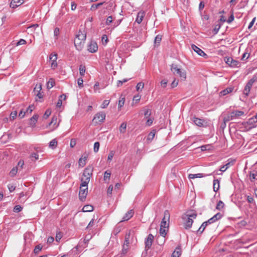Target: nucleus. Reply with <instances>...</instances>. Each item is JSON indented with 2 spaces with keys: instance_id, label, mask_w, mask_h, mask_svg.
<instances>
[{
  "instance_id": "obj_1",
  "label": "nucleus",
  "mask_w": 257,
  "mask_h": 257,
  "mask_svg": "<svg viewBox=\"0 0 257 257\" xmlns=\"http://www.w3.org/2000/svg\"><path fill=\"white\" fill-rule=\"evenodd\" d=\"M197 217L196 211L193 210H188L182 216V219L183 222L184 227L186 229H188L192 227L193 222V219Z\"/></svg>"
},
{
  "instance_id": "obj_2",
  "label": "nucleus",
  "mask_w": 257,
  "mask_h": 257,
  "mask_svg": "<svg viewBox=\"0 0 257 257\" xmlns=\"http://www.w3.org/2000/svg\"><path fill=\"white\" fill-rule=\"evenodd\" d=\"M93 168L91 167L86 168L83 173V177L81 179V186H87L90 181V179L92 175Z\"/></svg>"
},
{
  "instance_id": "obj_3",
  "label": "nucleus",
  "mask_w": 257,
  "mask_h": 257,
  "mask_svg": "<svg viewBox=\"0 0 257 257\" xmlns=\"http://www.w3.org/2000/svg\"><path fill=\"white\" fill-rule=\"evenodd\" d=\"M171 70L175 75L179 76L181 79L184 80L186 78V73L185 71L179 68L176 65L172 64L171 66Z\"/></svg>"
},
{
  "instance_id": "obj_4",
  "label": "nucleus",
  "mask_w": 257,
  "mask_h": 257,
  "mask_svg": "<svg viewBox=\"0 0 257 257\" xmlns=\"http://www.w3.org/2000/svg\"><path fill=\"white\" fill-rule=\"evenodd\" d=\"M257 80V76L256 75H253L251 79H250L248 82L247 83L246 85L244 87V90H243V94L246 96H248L250 89L251 87L252 86L253 83Z\"/></svg>"
},
{
  "instance_id": "obj_5",
  "label": "nucleus",
  "mask_w": 257,
  "mask_h": 257,
  "mask_svg": "<svg viewBox=\"0 0 257 257\" xmlns=\"http://www.w3.org/2000/svg\"><path fill=\"white\" fill-rule=\"evenodd\" d=\"M88 193V186L82 187L80 186L79 192V198L81 201L85 200Z\"/></svg>"
},
{
  "instance_id": "obj_6",
  "label": "nucleus",
  "mask_w": 257,
  "mask_h": 257,
  "mask_svg": "<svg viewBox=\"0 0 257 257\" xmlns=\"http://www.w3.org/2000/svg\"><path fill=\"white\" fill-rule=\"evenodd\" d=\"M170 219V213L168 210H165L164 212V217L161 222V227L168 228L169 226V223L167 222V221H169Z\"/></svg>"
},
{
  "instance_id": "obj_7",
  "label": "nucleus",
  "mask_w": 257,
  "mask_h": 257,
  "mask_svg": "<svg viewBox=\"0 0 257 257\" xmlns=\"http://www.w3.org/2000/svg\"><path fill=\"white\" fill-rule=\"evenodd\" d=\"M225 63L231 67H238L239 66V62L234 60L232 57H225Z\"/></svg>"
},
{
  "instance_id": "obj_8",
  "label": "nucleus",
  "mask_w": 257,
  "mask_h": 257,
  "mask_svg": "<svg viewBox=\"0 0 257 257\" xmlns=\"http://www.w3.org/2000/svg\"><path fill=\"white\" fill-rule=\"evenodd\" d=\"M154 236L152 234H149L147 237L145 239V248L147 250L151 248L154 240Z\"/></svg>"
},
{
  "instance_id": "obj_9",
  "label": "nucleus",
  "mask_w": 257,
  "mask_h": 257,
  "mask_svg": "<svg viewBox=\"0 0 257 257\" xmlns=\"http://www.w3.org/2000/svg\"><path fill=\"white\" fill-rule=\"evenodd\" d=\"M191 120L194 122V123L200 127H204L206 126L207 122L204 119L197 118L195 116H193Z\"/></svg>"
},
{
  "instance_id": "obj_10",
  "label": "nucleus",
  "mask_w": 257,
  "mask_h": 257,
  "mask_svg": "<svg viewBox=\"0 0 257 257\" xmlns=\"http://www.w3.org/2000/svg\"><path fill=\"white\" fill-rule=\"evenodd\" d=\"M105 118V114L103 112H99L95 114L93 120H96V122H102L104 121Z\"/></svg>"
},
{
  "instance_id": "obj_11",
  "label": "nucleus",
  "mask_w": 257,
  "mask_h": 257,
  "mask_svg": "<svg viewBox=\"0 0 257 257\" xmlns=\"http://www.w3.org/2000/svg\"><path fill=\"white\" fill-rule=\"evenodd\" d=\"M191 48L199 55L205 58L207 57V55L203 50L196 46L195 45L192 44L191 45Z\"/></svg>"
},
{
  "instance_id": "obj_12",
  "label": "nucleus",
  "mask_w": 257,
  "mask_h": 257,
  "mask_svg": "<svg viewBox=\"0 0 257 257\" xmlns=\"http://www.w3.org/2000/svg\"><path fill=\"white\" fill-rule=\"evenodd\" d=\"M74 43L76 48L78 50L80 51L83 48L85 42L81 41L80 39L75 38L74 41Z\"/></svg>"
},
{
  "instance_id": "obj_13",
  "label": "nucleus",
  "mask_w": 257,
  "mask_h": 257,
  "mask_svg": "<svg viewBox=\"0 0 257 257\" xmlns=\"http://www.w3.org/2000/svg\"><path fill=\"white\" fill-rule=\"evenodd\" d=\"M88 51L90 53L96 52L98 50L97 44L95 42H91L88 46Z\"/></svg>"
},
{
  "instance_id": "obj_14",
  "label": "nucleus",
  "mask_w": 257,
  "mask_h": 257,
  "mask_svg": "<svg viewBox=\"0 0 257 257\" xmlns=\"http://www.w3.org/2000/svg\"><path fill=\"white\" fill-rule=\"evenodd\" d=\"M57 59V55L55 54L54 55L51 54L50 56V60L52 61L51 67L52 69H54L57 67V63L56 60Z\"/></svg>"
},
{
  "instance_id": "obj_15",
  "label": "nucleus",
  "mask_w": 257,
  "mask_h": 257,
  "mask_svg": "<svg viewBox=\"0 0 257 257\" xmlns=\"http://www.w3.org/2000/svg\"><path fill=\"white\" fill-rule=\"evenodd\" d=\"M24 2V0H12L10 4V7L14 9L21 5Z\"/></svg>"
},
{
  "instance_id": "obj_16",
  "label": "nucleus",
  "mask_w": 257,
  "mask_h": 257,
  "mask_svg": "<svg viewBox=\"0 0 257 257\" xmlns=\"http://www.w3.org/2000/svg\"><path fill=\"white\" fill-rule=\"evenodd\" d=\"M76 38L80 39L81 41L85 42L86 38V33L84 30L82 31L81 30H80Z\"/></svg>"
},
{
  "instance_id": "obj_17",
  "label": "nucleus",
  "mask_w": 257,
  "mask_h": 257,
  "mask_svg": "<svg viewBox=\"0 0 257 257\" xmlns=\"http://www.w3.org/2000/svg\"><path fill=\"white\" fill-rule=\"evenodd\" d=\"M222 217V214H221L220 213H217V214L214 215L212 217L208 219L207 221L209 223H213L217 221L218 220L221 219Z\"/></svg>"
},
{
  "instance_id": "obj_18",
  "label": "nucleus",
  "mask_w": 257,
  "mask_h": 257,
  "mask_svg": "<svg viewBox=\"0 0 257 257\" xmlns=\"http://www.w3.org/2000/svg\"><path fill=\"white\" fill-rule=\"evenodd\" d=\"M134 212L133 210H130L124 215L121 221H127L129 220L134 215Z\"/></svg>"
},
{
  "instance_id": "obj_19",
  "label": "nucleus",
  "mask_w": 257,
  "mask_h": 257,
  "mask_svg": "<svg viewBox=\"0 0 257 257\" xmlns=\"http://www.w3.org/2000/svg\"><path fill=\"white\" fill-rule=\"evenodd\" d=\"M230 113L232 116L233 119L244 114V111L240 110H234L231 112Z\"/></svg>"
},
{
  "instance_id": "obj_20",
  "label": "nucleus",
  "mask_w": 257,
  "mask_h": 257,
  "mask_svg": "<svg viewBox=\"0 0 257 257\" xmlns=\"http://www.w3.org/2000/svg\"><path fill=\"white\" fill-rule=\"evenodd\" d=\"M39 115L38 114H34L30 119L29 124L32 126L34 127L35 125V124L36 123L38 119Z\"/></svg>"
},
{
  "instance_id": "obj_21",
  "label": "nucleus",
  "mask_w": 257,
  "mask_h": 257,
  "mask_svg": "<svg viewBox=\"0 0 257 257\" xmlns=\"http://www.w3.org/2000/svg\"><path fill=\"white\" fill-rule=\"evenodd\" d=\"M234 161H231L227 163H226L225 165H223L221 166L220 168V171L221 172L225 171L229 167L233 165L234 164Z\"/></svg>"
},
{
  "instance_id": "obj_22",
  "label": "nucleus",
  "mask_w": 257,
  "mask_h": 257,
  "mask_svg": "<svg viewBox=\"0 0 257 257\" xmlns=\"http://www.w3.org/2000/svg\"><path fill=\"white\" fill-rule=\"evenodd\" d=\"M145 16V13L143 12H139L138 14L136 22H137L138 24H140Z\"/></svg>"
},
{
  "instance_id": "obj_23",
  "label": "nucleus",
  "mask_w": 257,
  "mask_h": 257,
  "mask_svg": "<svg viewBox=\"0 0 257 257\" xmlns=\"http://www.w3.org/2000/svg\"><path fill=\"white\" fill-rule=\"evenodd\" d=\"M208 175L204 174H202V173H198V174H190L188 175V178L189 179H195V178H202V177H206V176H207Z\"/></svg>"
},
{
  "instance_id": "obj_24",
  "label": "nucleus",
  "mask_w": 257,
  "mask_h": 257,
  "mask_svg": "<svg viewBox=\"0 0 257 257\" xmlns=\"http://www.w3.org/2000/svg\"><path fill=\"white\" fill-rule=\"evenodd\" d=\"M208 221L204 222L199 227V228L197 230V234H201L204 230H205L206 227L208 225Z\"/></svg>"
},
{
  "instance_id": "obj_25",
  "label": "nucleus",
  "mask_w": 257,
  "mask_h": 257,
  "mask_svg": "<svg viewBox=\"0 0 257 257\" xmlns=\"http://www.w3.org/2000/svg\"><path fill=\"white\" fill-rule=\"evenodd\" d=\"M233 90V88L232 87H227L226 89L222 90L219 93L220 96H224L230 92H231Z\"/></svg>"
},
{
  "instance_id": "obj_26",
  "label": "nucleus",
  "mask_w": 257,
  "mask_h": 257,
  "mask_svg": "<svg viewBox=\"0 0 257 257\" xmlns=\"http://www.w3.org/2000/svg\"><path fill=\"white\" fill-rule=\"evenodd\" d=\"M181 254V249L180 247H177L172 253L171 257H179Z\"/></svg>"
},
{
  "instance_id": "obj_27",
  "label": "nucleus",
  "mask_w": 257,
  "mask_h": 257,
  "mask_svg": "<svg viewBox=\"0 0 257 257\" xmlns=\"http://www.w3.org/2000/svg\"><path fill=\"white\" fill-rule=\"evenodd\" d=\"M162 36L161 35H158L155 38L154 40V46H158L160 45V42L162 40Z\"/></svg>"
},
{
  "instance_id": "obj_28",
  "label": "nucleus",
  "mask_w": 257,
  "mask_h": 257,
  "mask_svg": "<svg viewBox=\"0 0 257 257\" xmlns=\"http://www.w3.org/2000/svg\"><path fill=\"white\" fill-rule=\"evenodd\" d=\"M219 188V181L218 179L213 180V190L216 192Z\"/></svg>"
},
{
  "instance_id": "obj_29",
  "label": "nucleus",
  "mask_w": 257,
  "mask_h": 257,
  "mask_svg": "<svg viewBox=\"0 0 257 257\" xmlns=\"http://www.w3.org/2000/svg\"><path fill=\"white\" fill-rule=\"evenodd\" d=\"M94 207L93 206L91 205H86L83 207L82 211L83 212H91L92 211Z\"/></svg>"
},
{
  "instance_id": "obj_30",
  "label": "nucleus",
  "mask_w": 257,
  "mask_h": 257,
  "mask_svg": "<svg viewBox=\"0 0 257 257\" xmlns=\"http://www.w3.org/2000/svg\"><path fill=\"white\" fill-rule=\"evenodd\" d=\"M55 82L54 79L53 78H50L47 83V88L48 89H50L55 85Z\"/></svg>"
},
{
  "instance_id": "obj_31",
  "label": "nucleus",
  "mask_w": 257,
  "mask_h": 257,
  "mask_svg": "<svg viewBox=\"0 0 257 257\" xmlns=\"http://www.w3.org/2000/svg\"><path fill=\"white\" fill-rule=\"evenodd\" d=\"M143 111H144L145 118L146 119L149 118L152 113L151 109L144 108Z\"/></svg>"
},
{
  "instance_id": "obj_32",
  "label": "nucleus",
  "mask_w": 257,
  "mask_h": 257,
  "mask_svg": "<svg viewBox=\"0 0 257 257\" xmlns=\"http://www.w3.org/2000/svg\"><path fill=\"white\" fill-rule=\"evenodd\" d=\"M105 2H102V3H98V4H94L93 5H92L91 6V8H90V10L91 11H94L96 10L99 7L101 6L102 5H103V4Z\"/></svg>"
},
{
  "instance_id": "obj_33",
  "label": "nucleus",
  "mask_w": 257,
  "mask_h": 257,
  "mask_svg": "<svg viewBox=\"0 0 257 257\" xmlns=\"http://www.w3.org/2000/svg\"><path fill=\"white\" fill-rule=\"evenodd\" d=\"M87 157L85 156L83 158H80L78 161L79 165L81 167H84L86 164V160L87 159Z\"/></svg>"
},
{
  "instance_id": "obj_34",
  "label": "nucleus",
  "mask_w": 257,
  "mask_h": 257,
  "mask_svg": "<svg viewBox=\"0 0 257 257\" xmlns=\"http://www.w3.org/2000/svg\"><path fill=\"white\" fill-rule=\"evenodd\" d=\"M19 171L18 168L17 167H14L10 172V175L11 177H14L16 175L18 171Z\"/></svg>"
},
{
  "instance_id": "obj_35",
  "label": "nucleus",
  "mask_w": 257,
  "mask_h": 257,
  "mask_svg": "<svg viewBox=\"0 0 257 257\" xmlns=\"http://www.w3.org/2000/svg\"><path fill=\"white\" fill-rule=\"evenodd\" d=\"M224 203L222 201L219 200L217 203V205L216 206V209L218 210H221L222 209H223L224 208Z\"/></svg>"
},
{
  "instance_id": "obj_36",
  "label": "nucleus",
  "mask_w": 257,
  "mask_h": 257,
  "mask_svg": "<svg viewBox=\"0 0 257 257\" xmlns=\"http://www.w3.org/2000/svg\"><path fill=\"white\" fill-rule=\"evenodd\" d=\"M57 145V141L56 139L52 140L49 143V147L52 149H55L56 148Z\"/></svg>"
},
{
  "instance_id": "obj_37",
  "label": "nucleus",
  "mask_w": 257,
  "mask_h": 257,
  "mask_svg": "<svg viewBox=\"0 0 257 257\" xmlns=\"http://www.w3.org/2000/svg\"><path fill=\"white\" fill-rule=\"evenodd\" d=\"M155 134V130H152L148 135L147 140L149 141H152L154 139Z\"/></svg>"
},
{
  "instance_id": "obj_38",
  "label": "nucleus",
  "mask_w": 257,
  "mask_h": 257,
  "mask_svg": "<svg viewBox=\"0 0 257 257\" xmlns=\"http://www.w3.org/2000/svg\"><path fill=\"white\" fill-rule=\"evenodd\" d=\"M130 232L126 233L125 235V240L124 242V245H129L130 244Z\"/></svg>"
},
{
  "instance_id": "obj_39",
  "label": "nucleus",
  "mask_w": 257,
  "mask_h": 257,
  "mask_svg": "<svg viewBox=\"0 0 257 257\" xmlns=\"http://www.w3.org/2000/svg\"><path fill=\"white\" fill-rule=\"evenodd\" d=\"M85 72V67L84 65H80L79 66V73L81 76L84 75Z\"/></svg>"
},
{
  "instance_id": "obj_40",
  "label": "nucleus",
  "mask_w": 257,
  "mask_h": 257,
  "mask_svg": "<svg viewBox=\"0 0 257 257\" xmlns=\"http://www.w3.org/2000/svg\"><path fill=\"white\" fill-rule=\"evenodd\" d=\"M42 246L41 244L36 245L34 249V252L35 254H38L39 252L42 250Z\"/></svg>"
},
{
  "instance_id": "obj_41",
  "label": "nucleus",
  "mask_w": 257,
  "mask_h": 257,
  "mask_svg": "<svg viewBox=\"0 0 257 257\" xmlns=\"http://www.w3.org/2000/svg\"><path fill=\"white\" fill-rule=\"evenodd\" d=\"M126 127V123L123 122L119 127V131L120 133H124L125 132Z\"/></svg>"
},
{
  "instance_id": "obj_42",
  "label": "nucleus",
  "mask_w": 257,
  "mask_h": 257,
  "mask_svg": "<svg viewBox=\"0 0 257 257\" xmlns=\"http://www.w3.org/2000/svg\"><path fill=\"white\" fill-rule=\"evenodd\" d=\"M257 122V119L254 116L249 118L247 121V123L249 125H253L254 123Z\"/></svg>"
},
{
  "instance_id": "obj_43",
  "label": "nucleus",
  "mask_w": 257,
  "mask_h": 257,
  "mask_svg": "<svg viewBox=\"0 0 257 257\" xmlns=\"http://www.w3.org/2000/svg\"><path fill=\"white\" fill-rule=\"evenodd\" d=\"M24 165V161L22 160H20L16 167H17L19 170V171L22 170L23 168V166Z\"/></svg>"
},
{
  "instance_id": "obj_44",
  "label": "nucleus",
  "mask_w": 257,
  "mask_h": 257,
  "mask_svg": "<svg viewBox=\"0 0 257 257\" xmlns=\"http://www.w3.org/2000/svg\"><path fill=\"white\" fill-rule=\"evenodd\" d=\"M232 116L231 115V113L227 115L226 116H224L223 117V120L226 122L229 121L230 120H232Z\"/></svg>"
},
{
  "instance_id": "obj_45",
  "label": "nucleus",
  "mask_w": 257,
  "mask_h": 257,
  "mask_svg": "<svg viewBox=\"0 0 257 257\" xmlns=\"http://www.w3.org/2000/svg\"><path fill=\"white\" fill-rule=\"evenodd\" d=\"M166 228L161 227L160 229V234L163 237H165L167 234V230L166 229Z\"/></svg>"
},
{
  "instance_id": "obj_46",
  "label": "nucleus",
  "mask_w": 257,
  "mask_h": 257,
  "mask_svg": "<svg viewBox=\"0 0 257 257\" xmlns=\"http://www.w3.org/2000/svg\"><path fill=\"white\" fill-rule=\"evenodd\" d=\"M42 90V85L41 84H37L34 88V92L35 93H37L38 91H41Z\"/></svg>"
},
{
  "instance_id": "obj_47",
  "label": "nucleus",
  "mask_w": 257,
  "mask_h": 257,
  "mask_svg": "<svg viewBox=\"0 0 257 257\" xmlns=\"http://www.w3.org/2000/svg\"><path fill=\"white\" fill-rule=\"evenodd\" d=\"M100 144L98 142H96L94 144L93 151L95 153H97L99 148Z\"/></svg>"
},
{
  "instance_id": "obj_48",
  "label": "nucleus",
  "mask_w": 257,
  "mask_h": 257,
  "mask_svg": "<svg viewBox=\"0 0 257 257\" xmlns=\"http://www.w3.org/2000/svg\"><path fill=\"white\" fill-rule=\"evenodd\" d=\"M111 175V173L106 171L104 172L103 179L104 181H106L107 179H109Z\"/></svg>"
},
{
  "instance_id": "obj_49",
  "label": "nucleus",
  "mask_w": 257,
  "mask_h": 257,
  "mask_svg": "<svg viewBox=\"0 0 257 257\" xmlns=\"http://www.w3.org/2000/svg\"><path fill=\"white\" fill-rule=\"evenodd\" d=\"M144 84L143 83L139 82L137 84L136 86V89L138 91H139L140 90H142V89L144 88Z\"/></svg>"
},
{
  "instance_id": "obj_50",
  "label": "nucleus",
  "mask_w": 257,
  "mask_h": 257,
  "mask_svg": "<svg viewBox=\"0 0 257 257\" xmlns=\"http://www.w3.org/2000/svg\"><path fill=\"white\" fill-rule=\"evenodd\" d=\"M102 43L103 45H106L108 42V38L106 35H103L101 39Z\"/></svg>"
},
{
  "instance_id": "obj_51",
  "label": "nucleus",
  "mask_w": 257,
  "mask_h": 257,
  "mask_svg": "<svg viewBox=\"0 0 257 257\" xmlns=\"http://www.w3.org/2000/svg\"><path fill=\"white\" fill-rule=\"evenodd\" d=\"M112 21H113L112 17L111 16H109L106 19V20L105 22V24L106 25H109L112 22Z\"/></svg>"
},
{
  "instance_id": "obj_52",
  "label": "nucleus",
  "mask_w": 257,
  "mask_h": 257,
  "mask_svg": "<svg viewBox=\"0 0 257 257\" xmlns=\"http://www.w3.org/2000/svg\"><path fill=\"white\" fill-rule=\"evenodd\" d=\"M154 118L153 117H149L147 118V120L146 121V125L148 126H151L153 122Z\"/></svg>"
},
{
  "instance_id": "obj_53",
  "label": "nucleus",
  "mask_w": 257,
  "mask_h": 257,
  "mask_svg": "<svg viewBox=\"0 0 257 257\" xmlns=\"http://www.w3.org/2000/svg\"><path fill=\"white\" fill-rule=\"evenodd\" d=\"M51 113V111L50 109H47L43 115L44 119H47Z\"/></svg>"
},
{
  "instance_id": "obj_54",
  "label": "nucleus",
  "mask_w": 257,
  "mask_h": 257,
  "mask_svg": "<svg viewBox=\"0 0 257 257\" xmlns=\"http://www.w3.org/2000/svg\"><path fill=\"white\" fill-rule=\"evenodd\" d=\"M22 210V207L20 205H16L14 208V211L15 212H19Z\"/></svg>"
},
{
  "instance_id": "obj_55",
  "label": "nucleus",
  "mask_w": 257,
  "mask_h": 257,
  "mask_svg": "<svg viewBox=\"0 0 257 257\" xmlns=\"http://www.w3.org/2000/svg\"><path fill=\"white\" fill-rule=\"evenodd\" d=\"M109 103V100H104L101 104V107L103 108L106 107L108 105Z\"/></svg>"
},
{
  "instance_id": "obj_56",
  "label": "nucleus",
  "mask_w": 257,
  "mask_h": 257,
  "mask_svg": "<svg viewBox=\"0 0 257 257\" xmlns=\"http://www.w3.org/2000/svg\"><path fill=\"white\" fill-rule=\"evenodd\" d=\"M129 245H124L123 244L122 246V253L123 254H125L128 250Z\"/></svg>"
},
{
  "instance_id": "obj_57",
  "label": "nucleus",
  "mask_w": 257,
  "mask_h": 257,
  "mask_svg": "<svg viewBox=\"0 0 257 257\" xmlns=\"http://www.w3.org/2000/svg\"><path fill=\"white\" fill-rule=\"evenodd\" d=\"M83 80L82 78H79L77 80V84L80 88L83 86Z\"/></svg>"
},
{
  "instance_id": "obj_58",
  "label": "nucleus",
  "mask_w": 257,
  "mask_h": 257,
  "mask_svg": "<svg viewBox=\"0 0 257 257\" xmlns=\"http://www.w3.org/2000/svg\"><path fill=\"white\" fill-rule=\"evenodd\" d=\"M62 237V234L60 232H57L56 235V240L59 242Z\"/></svg>"
},
{
  "instance_id": "obj_59",
  "label": "nucleus",
  "mask_w": 257,
  "mask_h": 257,
  "mask_svg": "<svg viewBox=\"0 0 257 257\" xmlns=\"http://www.w3.org/2000/svg\"><path fill=\"white\" fill-rule=\"evenodd\" d=\"M26 43V40L23 39H21L17 43L16 46L24 45Z\"/></svg>"
},
{
  "instance_id": "obj_60",
  "label": "nucleus",
  "mask_w": 257,
  "mask_h": 257,
  "mask_svg": "<svg viewBox=\"0 0 257 257\" xmlns=\"http://www.w3.org/2000/svg\"><path fill=\"white\" fill-rule=\"evenodd\" d=\"M8 187L11 192L14 191L16 189V186L13 184H9Z\"/></svg>"
},
{
  "instance_id": "obj_61",
  "label": "nucleus",
  "mask_w": 257,
  "mask_h": 257,
  "mask_svg": "<svg viewBox=\"0 0 257 257\" xmlns=\"http://www.w3.org/2000/svg\"><path fill=\"white\" fill-rule=\"evenodd\" d=\"M178 84V80L174 79V81L171 84V88H173L176 87Z\"/></svg>"
},
{
  "instance_id": "obj_62",
  "label": "nucleus",
  "mask_w": 257,
  "mask_h": 257,
  "mask_svg": "<svg viewBox=\"0 0 257 257\" xmlns=\"http://www.w3.org/2000/svg\"><path fill=\"white\" fill-rule=\"evenodd\" d=\"M114 155V152L113 151H111L110 152L108 157H107V160L108 161H111Z\"/></svg>"
},
{
  "instance_id": "obj_63",
  "label": "nucleus",
  "mask_w": 257,
  "mask_h": 257,
  "mask_svg": "<svg viewBox=\"0 0 257 257\" xmlns=\"http://www.w3.org/2000/svg\"><path fill=\"white\" fill-rule=\"evenodd\" d=\"M167 83L168 81L166 79H163L161 81V85L164 88H165L166 87Z\"/></svg>"
},
{
  "instance_id": "obj_64",
  "label": "nucleus",
  "mask_w": 257,
  "mask_h": 257,
  "mask_svg": "<svg viewBox=\"0 0 257 257\" xmlns=\"http://www.w3.org/2000/svg\"><path fill=\"white\" fill-rule=\"evenodd\" d=\"M17 115V111H12L10 114V118H12L13 119H14Z\"/></svg>"
}]
</instances>
